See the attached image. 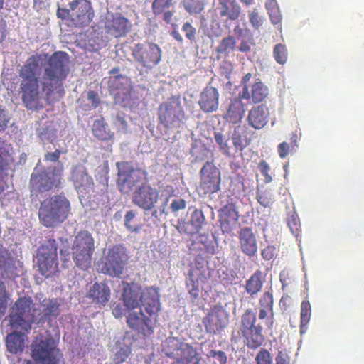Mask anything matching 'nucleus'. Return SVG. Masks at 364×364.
<instances>
[{
    "label": "nucleus",
    "instance_id": "f3484780",
    "mask_svg": "<svg viewBox=\"0 0 364 364\" xmlns=\"http://www.w3.org/2000/svg\"><path fill=\"white\" fill-rule=\"evenodd\" d=\"M57 243L54 239L48 240L41 246L37 255V263L42 275L48 277L58 269Z\"/></svg>",
    "mask_w": 364,
    "mask_h": 364
},
{
    "label": "nucleus",
    "instance_id": "4468645a",
    "mask_svg": "<svg viewBox=\"0 0 364 364\" xmlns=\"http://www.w3.org/2000/svg\"><path fill=\"white\" fill-rule=\"evenodd\" d=\"M132 56L142 68L151 69L161 59V50L156 43H138L131 48Z\"/></svg>",
    "mask_w": 364,
    "mask_h": 364
},
{
    "label": "nucleus",
    "instance_id": "412c9836",
    "mask_svg": "<svg viewBox=\"0 0 364 364\" xmlns=\"http://www.w3.org/2000/svg\"><path fill=\"white\" fill-rule=\"evenodd\" d=\"M152 318L149 315L145 316L141 311H133L127 316V323L132 330L138 333L145 336H151L154 333Z\"/></svg>",
    "mask_w": 364,
    "mask_h": 364
},
{
    "label": "nucleus",
    "instance_id": "a18cd8bd",
    "mask_svg": "<svg viewBox=\"0 0 364 364\" xmlns=\"http://www.w3.org/2000/svg\"><path fill=\"white\" fill-rule=\"evenodd\" d=\"M296 138V134H294L289 143L283 141L278 145L277 151L280 158L284 159L295 151L296 148L298 146Z\"/></svg>",
    "mask_w": 364,
    "mask_h": 364
},
{
    "label": "nucleus",
    "instance_id": "69168bd1",
    "mask_svg": "<svg viewBox=\"0 0 364 364\" xmlns=\"http://www.w3.org/2000/svg\"><path fill=\"white\" fill-rule=\"evenodd\" d=\"M276 364H289V358L286 351H279L276 358Z\"/></svg>",
    "mask_w": 364,
    "mask_h": 364
},
{
    "label": "nucleus",
    "instance_id": "f8f14e48",
    "mask_svg": "<svg viewBox=\"0 0 364 364\" xmlns=\"http://www.w3.org/2000/svg\"><path fill=\"white\" fill-rule=\"evenodd\" d=\"M211 276L208 262L201 255H197L194 264L191 266L186 281V286L191 298L199 297L200 287L207 283Z\"/></svg>",
    "mask_w": 364,
    "mask_h": 364
},
{
    "label": "nucleus",
    "instance_id": "473e14b6",
    "mask_svg": "<svg viewBox=\"0 0 364 364\" xmlns=\"http://www.w3.org/2000/svg\"><path fill=\"white\" fill-rule=\"evenodd\" d=\"M14 332L8 334L6 338V346L7 350L13 354L21 353L23 351L27 340V334L24 331Z\"/></svg>",
    "mask_w": 364,
    "mask_h": 364
},
{
    "label": "nucleus",
    "instance_id": "c85d7f7f",
    "mask_svg": "<svg viewBox=\"0 0 364 364\" xmlns=\"http://www.w3.org/2000/svg\"><path fill=\"white\" fill-rule=\"evenodd\" d=\"M70 178L78 192L82 193L93 186L92 178L82 165H77L73 168Z\"/></svg>",
    "mask_w": 364,
    "mask_h": 364
},
{
    "label": "nucleus",
    "instance_id": "4be33fe9",
    "mask_svg": "<svg viewBox=\"0 0 364 364\" xmlns=\"http://www.w3.org/2000/svg\"><path fill=\"white\" fill-rule=\"evenodd\" d=\"M219 223L223 233H230L236 228L240 215L234 203H228L219 210Z\"/></svg>",
    "mask_w": 364,
    "mask_h": 364
},
{
    "label": "nucleus",
    "instance_id": "39448f33",
    "mask_svg": "<svg viewBox=\"0 0 364 364\" xmlns=\"http://www.w3.org/2000/svg\"><path fill=\"white\" fill-rule=\"evenodd\" d=\"M129 259L127 248L123 245H113L98 262L97 271L112 277L119 278L124 273Z\"/></svg>",
    "mask_w": 364,
    "mask_h": 364
},
{
    "label": "nucleus",
    "instance_id": "c9c22d12",
    "mask_svg": "<svg viewBox=\"0 0 364 364\" xmlns=\"http://www.w3.org/2000/svg\"><path fill=\"white\" fill-rule=\"evenodd\" d=\"M264 281L262 272L259 269L256 270L245 281V291L251 298H255L262 291Z\"/></svg>",
    "mask_w": 364,
    "mask_h": 364
},
{
    "label": "nucleus",
    "instance_id": "0eeeda50",
    "mask_svg": "<svg viewBox=\"0 0 364 364\" xmlns=\"http://www.w3.org/2000/svg\"><path fill=\"white\" fill-rule=\"evenodd\" d=\"M262 332L263 327L257 323L256 314L252 309H246L240 317L238 333L248 348L255 350L262 345L264 341Z\"/></svg>",
    "mask_w": 364,
    "mask_h": 364
},
{
    "label": "nucleus",
    "instance_id": "2f4dec72",
    "mask_svg": "<svg viewBox=\"0 0 364 364\" xmlns=\"http://www.w3.org/2000/svg\"><path fill=\"white\" fill-rule=\"evenodd\" d=\"M254 132L245 126H237L235 128L232 140L235 149L242 151L247 147L252 139Z\"/></svg>",
    "mask_w": 364,
    "mask_h": 364
},
{
    "label": "nucleus",
    "instance_id": "c03bdc74",
    "mask_svg": "<svg viewBox=\"0 0 364 364\" xmlns=\"http://www.w3.org/2000/svg\"><path fill=\"white\" fill-rule=\"evenodd\" d=\"M311 315V304L309 301H303L301 304L300 333H305L307 329L306 325L310 321Z\"/></svg>",
    "mask_w": 364,
    "mask_h": 364
},
{
    "label": "nucleus",
    "instance_id": "9b49d317",
    "mask_svg": "<svg viewBox=\"0 0 364 364\" xmlns=\"http://www.w3.org/2000/svg\"><path fill=\"white\" fill-rule=\"evenodd\" d=\"M31 356L36 364H64L63 355L51 338H36L31 346Z\"/></svg>",
    "mask_w": 364,
    "mask_h": 364
},
{
    "label": "nucleus",
    "instance_id": "3c124183",
    "mask_svg": "<svg viewBox=\"0 0 364 364\" xmlns=\"http://www.w3.org/2000/svg\"><path fill=\"white\" fill-rule=\"evenodd\" d=\"M135 216L136 213L134 210L127 211L124 216V226L129 232L137 233L141 230V225L134 226L132 225V221Z\"/></svg>",
    "mask_w": 364,
    "mask_h": 364
},
{
    "label": "nucleus",
    "instance_id": "bb28decb",
    "mask_svg": "<svg viewBox=\"0 0 364 364\" xmlns=\"http://www.w3.org/2000/svg\"><path fill=\"white\" fill-rule=\"evenodd\" d=\"M86 297L100 306H105L110 299L111 289L105 282H95L88 289Z\"/></svg>",
    "mask_w": 364,
    "mask_h": 364
},
{
    "label": "nucleus",
    "instance_id": "a878e982",
    "mask_svg": "<svg viewBox=\"0 0 364 364\" xmlns=\"http://www.w3.org/2000/svg\"><path fill=\"white\" fill-rule=\"evenodd\" d=\"M198 104L200 109L205 113L215 112L219 106V92L213 86H206L200 95Z\"/></svg>",
    "mask_w": 364,
    "mask_h": 364
},
{
    "label": "nucleus",
    "instance_id": "dca6fc26",
    "mask_svg": "<svg viewBox=\"0 0 364 364\" xmlns=\"http://www.w3.org/2000/svg\"><path fill=\"white\" fill-rule=\"evenodd\" d=\"M117 185L123 193H129L134 187L139 185L145 176V172L139 168H134L127 161L117 162Z\"/></svg>",
    "mask_w": 364,
    "mask_h": 364
},
{
    "label": "nucleus",
    "instance_id": "680f3d73",
    "mask_svg": "<svg viewBox=\"0 0 364 364\" xmlns=\"http://www.w3.org/2000/svg\"><path fill=\"white\" fill-rule=\"evenodd\" d=\"M269 15L270 17L271 22L276 25L281 22L282 16L279 14V9L276 6H274L272 9H269Z\"/></svg>",
    "mask_w": 364,
    "mask_h": 364
},
{
    "label": "nucleus",
    "instance_id": "ea45409f",
    "mask_svg": "<svg viewBox=\"0 0 364 364\" xmlns=\"http://www.w3.org/2000/svg\"><path fill=\"white\" fill-rule=\"evenodd\" d=\"M114 102L124 107H130L133 103L132 90L128 87L121 85L112 89Z\"/></svg>",
    "mask_w": 364,
    "mask_h": 364
},
{
    "label": "nucleus",
    "instance_id": "423d86ee",
    "mask_svg": "<svg viewBox=\"0 0 364 364\" xmlns=\"http://www.w3.org/2000/svg\"><path fill=\"white\" fill-rule=\"evenodd\" d=\"M58 18L68 21V25L75 27L88 26L94 17L91 3L87 0H74L69 3V9L58 8Z\"/></svg>",
    "mask_w": 364,
    "mask_h": 364
},
{
    "label": "nucleus",
    "instance_id": "37998d69",
    "mask_svg": "<svg viewBox=\"0 0 364 364\" xmlns=\"http://www.w3.org/2000/svg\"><path fill=\"white\" fill-rule=\"evenodd\" d=\"M206 0H183L182 5L190 15L200 14L205 8Z\"/></svg>",
    "mask_w": 364,
    "mask_h": 364
},
{
    "label": "nucleus",
    "instance_id": "49530a36",
    "mask_svg": "<svg viewBox=\"0 0 364 364\" xmlns=\"http://www.w3.org/2000/svg\"><path fill=\"white\" fill-rule=\"evenodd\" d=\"M214 139L218 145L219 150L225 156H230L232 147L229 144V138L225 136L221 132L214 133Z\"/></svg>",
    "mask_w": 364,
    "mask_h": 364
},
{
    "label": "nucleus",
    "instance_id": "13d9d810",
    "mask_svg": "<svg viewBox=\"0 0 364 364\" xmlns=\"http://www.w3.org/2000/svg\"><path fill=\"white\" fill-rule=\"evenodd\" d=\"M249 21L255 29H258L263 23V18L255 9L249 14Z\"/></svg>",
    "mask_w": 364,
    "mask_h": 364
},
{
    "label": "nucleus",
    "instance_id": "5701e85b",
    "mask_svg": "<svg viewBox=\"0 0 364 364\" xmlns=\"http://www.w3.org/2000/svg\"><path fill=\"white\" fill-rule=\"evenodd\" d=\"M268 95L269 89L261 81L243 85L242 90L239 92L240 98L251 100L253 104L264 102Z\"/></svg>",
    "mask_w": 364,
    "mask_h": 364
},
{
    "label": "nucleus",
    "instance_id": "2eb2a0df",
    "mask_svg": "<svg viewBox=\"0 0 364 364\" xmlns=\"http://www.w3.org/2000/svg\"><path fill=\"white\" fill-rule=\"evenodd\" d=\"M221 172L213 161H206L200 171L197 188L200 195H211L220 191Z\"/></svg>",
    "mask_w": 364,
    "mask_h": 364
},
{
    "label": "nucleus",
    "instance_id": "7c9ffc66",
    "mask_svg": "<svg viewBox=\"0 0 364 364\" xmlns=\"http://www.w3.org/2000/svg\"><path fill=\"white\" fill-rule=\"evenodd\" d=\"M173 0H153L151 11L155 16H162L164 21L170 23L174 14Z\"/></svg>",
    "mask_w": 364,
    "mask_h": 364
},
{
    "label": "nucleus",
    "instance_id": "603ef678",
    "mask_svg": "<svg viewBox=\"0 0 364 364\" xmlns=\"http://www.w3.org/2000/svg\"><path fill=\"white\" fill-rule=\"evenodd\" d=\"M256 364H272V359L270 353L265 348H262L255 358Z\"/></svg>",
    "mask_w": 364,
    "mask_h": 364
},
{
    "label": "nucleus",
    "instance_id": "f257e3e1",
    "mask_svg": "<svg viewBox=\"0 0 364 364\" xmlns=\"http://www.w3.org/2000/svg\"><path fill=\"white\" fill-rule=\"evenodd\" d=\"M41 55L31 56L21 68L19 76L21 78L20 93L22 102L27 109H43L38 74L40 70Z\"/></svg>",
    "mask_w": 364,
    "mask_h": 364
},
{
    "label": "nucleus",
    "instance_id": "8fccbe9b",
    "mask_svg": "<svg viewBox=\"0 0 364 364\" xmlns=\"http://www.w3.org/2000/svg\"><path fill=\"white\" fill-rule=\"evenodd\" d=\"M274 57L279 64H284L287 60V50L284 45L277 44L274 48Z\"/></svg>",
    "mask_w": 364,
    "mask_h": 364
},
{
    "label": "nucleus",
    "instance_id": "774afa93",
    "mask_svg": "<svg viewBox=\"0 0 364 364\" xmlns=\"http://www.w3.org/2000/svg\"><path fill=\"white\" fill-rule=\"evenodd\" d=\"M252 42L247 41V40H242L238 47L239 51L242 53H247L250 51L251 50V45Z\"/></svg>",
    "mask_w": 364,
    "mask_h": 364
},
{
    "label": "nucleus",
    "instance_id": "b1692460",
    "mask_svg": "<svg viewBox=\"0 0 364 364\" xmlns=\"http://www.w3.org/2000/svg\"><path fill=\"white\" fill-rule=\"evenodd\" d=\"M238 240L240 250L244 255L249 257L257 255L258 247L256 235L251 228H241L238 232Z\"/></svg>",
    "mask_w": 364,
    "mask_h": 364
},
{
    "label": "nucleus",
    "instance_id": "aec40b11",
    "mask_svg": "<svg viewBox=\"0 0 364 364\" xmlns=\"http://www.w3.org/2000/svg\"><path fill=\"white\" fill-rule=\"evenodd\" d=\"M132 27L131 21L119 12L110 14L105 23L107 33L116 38L124 37L131 31Z\"/></svg>",
    "mask_w": 364,
    "mask_h": 364
},
{
    "label": "nucleus",
    "instance_id": "a19ab883",
    "mask_svg": "<svg viewBox=\"0 0 364 364\" xmlns=\"http://www.w3.org/2000/svg\"><path fill=\"white\" fill-rule=\"evenodd\" d=\"M221 7L220 8V17L227 16L230 20H236L239 18L240 14V8L238 5L232 4L230 1L220 3Z\"/></svg>",
    "mask_w": 364,
    "mask_h": 364
},
{
    "label": "nucleus",
    "instance_id": "c756f323",
    "mask_svg": "<svg viewBox=\"0 0 364 364\" xmlns=\"http://www.w3.org/2000/svg\"><path fill=\"white\" fill-rule=\"evenodd\" d=\"M61 304V300L58 298L44 299L40 304V311L38 314L39 321L49 320L59 316Z\"/></svg>",
    "mask_w": 364,
    "mask_h": 364
},
{
    "label": "nucleus",
    "instance_id": "4d7b16f0",
    "mask_svg": "<svg viewBox=\"0 0 364 364\" xmlns=\"http://www.w3.org/2000/svg\"><path fill=\"white\" fill-rule=\"evenodd\" d=\"M182 31L184 32L186 38L189 41L192 42L196 40V28L191 23L185 22L182 26Z\"/></svg>",
    "mask_w": 364,
    "mask_h": 364
},
{
    "label": "nucleus",
    "instance_id": "052dcab7",
    "mask_svg": "<svg viewBox=\"0 0 364 364\" xmlns=\"http://www.w3.org/2000/svg\"><path fill=\"white\" fill-rule=\"evenodd\" d=\"M186 207V202L183 198L174 199L170 205L173 213H176L181 210H184Z\"/></svg>",
    "mask_w": 364,
    "mask_h": 364
},
{
    "label": "nucleus",
    "instance_id": "864d4df0",
    "mask_svg": "<svg viewBox=\"0 0 364 364\" xmlns=\"http://www.w3.org/2000/svg\"><path fill=\"white\" fill-rule=\"evenodd\" d=\"M233 71V65L229 60L225 59L222 61L219 67L220 75L229 79Z\"/></svg>",
    "mask_w": 364,
    "mask_h": 364
},
{
    "label": "nucleus",
    "instance_id": "7ed1b4c3",
    "mask_svg": "<svg viewBox=\"0 0 364 364\" xmlns=\"http://www.w3.org/2000/svg\"><path fill=\"white\" fill-rule=\"evenodd\" d=\"M71 213L69 200L63 195H54L42 200L38 210V219L43 226L55 228L64 223Z\"/></svg>",
    "mask_w": 364,
    "mask_h": 364
},
{
    "label": "nucleus",
    "instance_id": "e433bc0d",
    "mask_svg": "<svg viewBox=\"0 0 364 364\" xmlns=\"http://www.w3.org/2000/svg\"><path fill=\"white\" fill-rule=\"evenodd\" d=\"M273 305L274 298L272 291H267L264 292L259 299V318L263 320L268 315L272 318L274 316Z\"/></svg>",
    "mask_w": 364,
    "mask_h": 364
},
{
    "label": "nucleus",
    "instance_id": "4c0bfd02",
    "mask_svg": "<svg viewBox=\"0 0 364 364\" xmlns=\"http://www.w3.org/2000/svg\"><path fill=\"white\" fill-rule=\"evenodd\" d=\"M92 132V134L101 141L112 140L114 138V132L110 130L103 118L94 121Z\"/></svg>",
    "mask_w": 364,
    "mask_h": 364
},
{
    "label": "nucleus",
    "instance_id": "6e6d98bb",
    "mask_svg": "<svg viewBox=\"0 0 364 364\" xmlns=\"http://www.w3.org/2000/svg\"><path fill=\"white\" fill-rule=\"evenodd\" d=\"M131 353L130 348L127 346L120 348V349L114 354V362L115 364H121L124 363L129 357Z\"/></svg>",
    "mask_w": 364,
    "mask_h": 364
},
{
    "label": "nucleus",
    "instance_id": "f03ea898",
    "mask_svg": "<svg viewBox=\"0 0 364 364\" xmlns=\"http://www.w3.org/2000/svg\"><path fill=\"white\" fill-rule=\"evenodd\" d=\"M68 63V54L58 51L50 55L44 65L41 87L48 104L51 103L52 95L63 87V82L70 71Z\"/></svg>",
    "mask_w": 364,
    "mask_h": 364
},
{
    "label": "nucleus",
    "instance_id": "cd10ccee",
    "mask_svg": "<svg viewBox=\"0 0 364 364\" xmlns=\"http://www.w3.org/2000/svg\"><path fill=\"white\" fill-rule=\"evenodd\" d=\"M269 114V109L264 105L254 106L248 112L247 122L252 128L261 129L267 124Z\"/></svg>",
    "mask_w": 364,
    "mask_h": 364
},
{
    "label": "nucleus",
    "instance_id": "79ce46f5",
    "mask_svg": "<svg viewBox=\"0 0 364 364\" xmlns=\"http://www.w3.org/2000/svg\"><path fill=\"white\" fill-rule=\"evenodd\" d=\"M236 48V40L232 36H228L222 39L220 44L216 48V52L218 55L229 56L231 52Z\"/></svg>",
    "mask_w": 364,
    "mask_h": 364
},
{
    "label": "nucleus",
    "instance_id": "ddd939ff",
    "mask_svg": "<svg viewBox=\"0 0 364 364\" xmlns=\"http://www.w3.org/2000/svg\"><path fill=\"white\" fill-rule=\"evenodd\" d=\"M158 119L167 129L179 128L185 119V112L180 102L171 97L159 105Z\"/></svg>",
    "mask_w": 364,
    "mask_h": 364
},
{
    "label": "nucleus",
    "instance_id": "9d476101",
    "mask_svg": "<svg viewBox=\"0 0 364 364\" xmlns=\"http://www.w3.org/2000/svg\"><path fill=\"white\" fill-rule=\"evenodd\" d=\"M62 180L61 171L55 167L38 170L36 167L31 175L29 186L32 194L42 193L58 189Z\"/></svg>",
    "mask_w": 364,
    "mask_h": 364
},
{
    "label": "nucleus",
    "instance_id": "338daca9",
    "mask_svg": "<svg viewBox=\"0 0 364 364\" xmlns=\"http://www.w3.org/2000/svg\"><path fill=\"white\" fill-rule=\"evenodd\" d=\"M273 250V247L270 246H267L264 250H262L261 255L263 259L266 260H270L272 259L274 255Z\"/></svg>",
    "mask_w": 364,
    "mask_h": 364
},
{
    "label": "nucleus",
    "instance_id": "e2e57ef3",
    "mask_svg": "<svg viewBox=\"0 0 364 364\" xmlns=\"http://www.w3.org/2000/svg\"><path fill=\"white\" fill-rule=\"evenodd\" d=\"M61 154H62V151L59 149H56L53 152H47L44 155L45 161H51V162H57V161H58Z\"/></svg>",
    "mask_w": 364,
    "mask_h": 364
},
{
    "label": "nucleus",
    "instance_id": "20e7f679",
    "mask_svg": "<svg viewBox=\"0 0 364 364\" xmlns=\"http://www.w3.org/2000/svg\"><path fill=\"white\" fill-rule=\"evenodd\" d=\"M33 300L26 296L18 298L10 314V325L14 330L29 333L32 324L37 319L36 312Z\"/></svg>",
    "mask_w": 364,
    "mask_h": 364
},
{
    "label": "nucleus",
    "instance_id": "72a5a7b5",
    "mask_svg": "<svg viewBox=\"0 0 364 364\" xmlns=\"http://www.w3.org/2000/svg\"><path fill=\"white\" fill-rule=\"evenodd\" d=\"M242 99L235 97L230 100L227 111L224 114V119L232 124L239 123L243 118L245 109Z\"/></svg>",
    "mask_w": 364,
    "mask_h": 364
},
{
    "label": "nucleus",
    "instance_id": "393cba45",
    "mask_svg": "<svg viewBox=\"0 0 364 364\" xmlns=\"http://www.w3.org/2000/svg\"><path fill=\"white\" fill-rule=\"evenodd\" d=\"M141 305L150 317L157 316L160 310L159 294L156 288H146L140 296Z\"/></svg>",
    "mask_w": 364,
    "mask_h": 364
},
{
    "label": "nucleus",
    "instance_id": "1a4fd4ad",
    "mask_svg": "<svg viewBox=\"0 0 364 364\" xmlns=\"http://www.w3.org/2000/svg\"><path fill=\"white\" fill-rule=\"evenodd\" d=\"M95 251V241L90 232L80 231L75 237L72 247V257L75 265L87 270L92 264Z\"/></svg>",
    "mask_w": 364,
    "mask_h": 364
},
{
    "label": "nucleus",
    "instance_id": "de8ad7c7",
    "mask_svg": "<svg viewBox=\"0 0 364 364\" xmlns=\"http://www.w3.org/2000/svg\"><path fill=\"white\" fill-rule=\"evenodd\" d=\"M256 198L257 202L264 208L271 207L274 201L273 193L269 190L258 191Z\"/></svg>",
    "mask_w": 364,
    "mask_h": 364
},
{
    "label": "nucleus",
    "instance_id": "5fc2aeb1",
    "mask_svg": "<svg viewBox=\"0 0 364 364\" xmlns=\"http://www.w3.org/2000/svg\"><path fill=\"white\" fill-rule=\"evenodd\" d=\"M258 168L261 174L264 177V181L265 183H269L272 181V177L269 174L271 168L265 160H261L259 161Z\"/></svg>",
    "mask_w": 364,
    "mask_h": 364
},
{
    "label": "nucleus",
    "instance_id": "09e8293b",
    "mask_svg": "<svg viewBox=\"0 0 364 364\" xmlns=\"http://www.w3.org/2000/svg\"><path fill=\"white\" fill-rule=\"evenodd\" d=\"M287 225L289 228L291 233L296 237L301 233V225L298 215L295 213L291 214L287 218Z\"/></svg>",
    "mask_w": 364,
    "mask_h": 364
},
{
    "label": "nucleus",
    "instance_id": "f704fd0d",
    "mask_svg": "<svg viewBox=\"0 0 364 364\" xmlns=\"http://www.w3.org/2000/svg\"><path fill=\"white\" fill-rule=\"evenodd\" d=\"M141 293L140 287L127 284L123 289L122 298L127 309H134L141 305L140 296Z\"/></svg>",
    "mask_w": 364,
    "mask_h": 364
},
{
    "label": "nucleus",
    "instance_id": "0e129e2a",
    "mask_svg": "<svg viewBox=\"0 0 364 364\" xmlns=\"http://www.w3.org/2000/svg\"><path fill=\"white\" fill-rule=\"evenodd\" d=\"M87 99L95 108L97 107L100 102L97 92L94 90H89L87 92Z\"/></svg>",
    "mask_w": 364,
    "mask_h": 364
},
{
    "label": "nucleus",
    "instance_id": "58836bf2",
    "mask_svg": "<svg viewBox=\"0 0 364 364\" xmlns=\"http://www.w3.org/2000/svg\"><path fill=\"white\" fill-rule=\"evenodd\" d=\"M205 222V218L201 210L195 209L186 223V232L189 235L198 233Z\"/></svg>",
    "mask_w": 364,
    "mask_h": 364
},
{
    "label": "nucleus",
    "instance_id": "bf43d9fd",
    "mask_svg": "<svg viewBox=\"0 0 364 364\" xmlns=\"http://www.w3.org/2000/svg\"><path fill=\"white\" fill-rule=\"evenodd\" d=\"M208 357L216 358L220 364H225L228 360L226 354L222 350L217 351L215 350H210Z\"/></svg>",
    "mask_w": 364,
    "mask_h": 364
},
{
    "label": "nucleus",
    "instance_id": "6e6552de",
    "mask_svg": "<svg viewBox=\"0 0 364 364\" xmlns=\"http://www.w3.org/2000/svg\"><path fill=\"white\" fill-rule=\"evenodd\" d=\"M162 351L173 359L172 364H199L200 359L196 349L176 337H168L162 344Z\"/></svg>",
    "mask_w": 364,
    "mask_h": 364
},
{
    "label": "nucleus",
    "instance_id": "6ab92c4d",
    "mask_svg": "<svg viewBox=\"0 0 364 364\" xmlns=\"http://www.w3.org/2000/svg\"><path fill=\"white\" fill-rule=\"evenodd\" d=\"M159 191L149 184L143 183L135 189L132 203L145 211L152 210L159 200Z\"/></svg>",
    "mask_w": 364,
    "mask_h": 364
},
{
    "label": "nucleus",
    "instance_id": "a211bd4d",
    "mask_svg": "<svg viewBox=\"0 0 364 364\" xmlns=\"http://www.w3.org/2000/svg\"><path fill=\"white\" fill-rule=\"evenodd\" d=\"M228 313L221 305H215L210 307L202 321L205 332L212 335H215L223 331L228 326Z\"/></svg>",
    "mask_w": 364,
    "mask_h": 364
}]
</instances>
